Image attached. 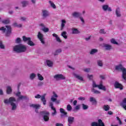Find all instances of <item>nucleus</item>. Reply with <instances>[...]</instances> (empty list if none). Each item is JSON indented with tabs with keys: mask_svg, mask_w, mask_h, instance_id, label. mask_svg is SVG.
I'll list each match as a JSON object with an SVG mask.
<instances>
[{
	"mask_svg": "<svg viewBox=\"0 0 126 126\" xmlns=\"http://www.w3.org/2000/svg\"><path fill=\"white\" fill-rule=\"evenodd\" d=\"M14 102H16V99L13 97H10L9 99H4V104H10L12 111H15L17 108V103H15Z\"/></svg>",
	"mask_w": 126,
	"mask_h": 126,
	"instance_id": "1",
	"label": "nucleus"
},
{
	"mask_svg": "<svg viewBox=\"0 0 126 126\" xmlns=\"http://www.w3.org/2000/svg\"><path fill=\"white\" fill-rule=\"evenodd\" d=\"M26 46L22 44H19L13 47V50L15 53H24L26 52L27 50Z\"/></svg>",
	"mask_w": 126,
	"mask_h": 126,
	"instance_id": "2",
	"label": "nucleus"
},
{
	"mask_svg": "<svg viewBox=\"0 0 126 126\" xmlns=\"http://www.w3.org/2000/svg\"><path fill=\"white\" fill-rule=\"evenodd\" d=\"M0 31L2 33H4L6 37L10 36L11 34V26H6L5 27H1L0 28Z\"/></svg>",
	"mask_w": 126,
	"mask_h": 126,
	"instance_id": "3",
	"label": "nucleus"
},
{
	"mask_svg": "<svg viewBox=\"0 0 126 126\" xmlns=\"http://www.w3.org/2000/svg\"><path fill=\"white\" fill-rule=\"evenodd\" d=\"M115 69L118 71H122V78L126 80V69L123 65H119L115 66Z\"/></svg>",
	"mask_w": 126,
	"mask_h": 126,
	"instance_id": "4",
	"label": "nucleus"
},
{
	"mask_svg": "<svg viewBox=\"0 0 126 126\" xmlns=\"http://www.w3.org/2000/svg\"><path fill=\"white\" fill-rule=\"evenodd\" d=\"M40 114L42 116L45 122H49V120H50V118L49 117L50 113L49 112L46 111H41L40 112Z\"/></svg>",
	"mask_w": 126,
	"mask_h": 126,
	"instance_id": "5",
	"label": "nucleus"
},
{
	"mask_svg": "<svg viewBox=\"0 0 126 126\" xmlns=\"http://www.w3.org/2000/svg\"><path fill=\"white\" fill-rule=\"evenodd\" d=\"M93 87L94 88H96V87H97L98 89H100V90H103V91H106V87L103 85V84L102 82L99 84V85H96V83L95 82H93Z\"/></svg>",
	"mask_w": 126,
	"mask_h": 126,
	"instance_id": "6",
	"label": "nucleus"
},
{
	"mask_svg": "<svg viewBox=\"0 0 126 126\" xmlns=\"http://www.w3.org/2000/svg\"><path fill=\"white\" fill-rule=\"evenodd\" d=\"M36 99H40L41 98V101L43 102V105H46L47 104V100H46V94H43L41 96L40 94H37L34 96Z\"/></svg>",
	"mask_w": 126,
	"mask_h": 126,
	"instance_id": "7",
	"label": "nucleus"
},
{
	"mask_svg": "<svg viewBox=\"0 0 126 126\" xmlns=\"http://www.w3.org/2000/svg\"><path fill=\"white\" fill-rule=\"evenodd\" d=\"M23 40L24 42H28V44L29 46H35V44L31 40V38L30 37H26V36H23Z\"/></svg>",
	"mask_w": 126,
	"mask_h": 126,
	"instance_id": "8",
	"label": "nucleus"
},
{
	"mask_svg": "<svg viewBox=\"0 0 126 126\" xmlns=\"http://www.w3.org/2000/svg\"><path fill=\"white\" fill-rule=\"evenodd\" d=\"M53 95L51 98L52 102H55L56 104H60V100H57V98L58 97V94H57L55 92H53Z\"/></svg>",
	"mask_w": 126,
	"mask_h": 126,
	"instance_id": "9",
	"label": "nucleus"
},
{
	"mask_svg": "<svg viewBox=\"0 0 126 126\" xmlns=\"http://www.w3.org/2000/svg\"><path fill=\"white\" fill-rule=\"evenodd\" d=\"M91 126H105V124L103 123L102 120L99 119L98 120V123L97 122L92 123Z\"/></svg>",
	"mask_w": 126,
	"mask_h": 126,
	"instance_id": "10",
	"label": "nucleus"
},
{
	"mask_svg": "<svg viewBox=\"0 0 126 126\" xmlns=\"http://www.w3.org/2000/svg\"><path fill=\"white\" fill-rule=\"evenodd\" d=\"M55 79H56V80H63L65 79V77L62 74H56L54 76Z\"/></svg>",
	"mask_w": 126,
	"mask_h": 126,
	"instance_id": "11",
	"label": "nucleus"
},
{
	"mask_svg": "<svg viewBox=\"0 0 126 126\" xmlns=\"http://www.w3.org/2000/svg\"><path fill=\"white\" fill-rule=\"evenodd\" d=\"M16 96L18 97V101L19 100H26L27 99V96H23L21 95V93L20 92H18L16 94Z\"/></svg>",
	"mask_w": 126,
	"mask_h": 126,
	"instance_id": "12",
	"label": "nucleus"
},
{
	"mask_svg": "<svg viewBox=\"0 0 126 126\" xmlns=\"http://www.w3.org/2000/svg\"><path fill=\"white\" fill-rule=\"evenodd\" d=\"M49 106L51 108V109L54 111V112H52L51 114L52 116L53 117L56 116V115H57V110L56 109V108L54 107V104L53 102H49Z\"/></svg>",
	"mask_w": 126,
	"mask_h": 126,
	"instance_id": "13",
	"label": "nucleus"
},
{
	"mask_svg": "<svg viewBox=\"0 0 126 126\" xmlns=\"http://www.w3.org/2000/svg\"><path fill=\"white\" fill-rule=\"evenodd\" d=\"M102 9L103 11H112V8L109 6L108 4H103L102 5Z\"/></svg>",
	"mask_w": 126,
	"mask_h": 126,
	"instance_id": "14",
	"label": "nucleus"
},
{
	"mask_svg": "<svg viewBox=\"0 0 126 126\" xmlns=\"http://www.w3.org/2000/svg\"><path fill=\"white\" fill-rule=\"evenodd\" d=\"M37 38H38L43 45L45 44V41H44V34H43V33H41L40 32H38Z\"/></svg>",
	"mask_w": 126,
	"mask_h": 126,
	"instance_id": "15",
	"label": "nucleus"
},
{
	"mask_svg": "<svg viewBox=\"0 0 126 126\" xmlns=\"http://www.w3.org/2000/svg\"><path fill=\"white\" fill-rule=\"evenodd\" d=\"M30 106L31 108H33V109H35V113H38V110H39V108H40V107H41L40 104H31Z\"/></svg>",
	"mask_w": 126,
	"mask_h": 126,
	"instance_id": "16",
	"label": "nucleus"
},
{
	"mask_svg": "<svg viewBox=\"0 0 126 126\" xmlns=\"http://www.w3.org/2000/svg\"><path fill=\"white\" fill-rule=\"evenodd\" d=\"M114 87L116 89H119L120 90H123V85L118 81L115 82Z\"/></svg>",
	"mask_w": 126,
	"mask_h": 126,
	"instance_id": "17",
	"label": "nucleus"
},
{
	"mask_svg": "<svg viewBox=\"0 0 126 126\" xmlns=\"http://www.w3.org/2000/svg\"><path fill=\"white\" fill-rule=\"evenodd\" d=\"M39 26H40V27H42L41 30L45 33H47V32H49V28H46V26H45L44 24H39Z\"/></svg>",
	"mask_w": 126,
	"mask_h": 126,
	"instance_id": "18",
	"label": "nucleus"
},
{
	"mask_svg": "<svg viewBox=\"0 0 126 126\" xmlns=\"http://www.w3.org/2000/svg\"><path fill=\"white\" fill-rule=\"evenodd\" d=\"M42 13L43 18H46V17H48L49 15H50V13H49V11H48V10H42Z\"/></svg>",
	"mask_w": 126,
	"mask_h": 126,
	"instance_id": "19",
	"label": "nucleus"
},
{
	"mask_svg": "<svg viewBox=\"0 0 126 126\" xmlns=\"http://www.w3.org/2000/svg\"><path fill=\"white\" fill-rule=\"evenodd\" d=\"M73 76H74V77H75V78H77V79H78L79 80H80L81 81H84V80L83 79V77H82L80 75H79L75 73H74Z\"/></svg>",
	"mask_w": 126,
	"mask_h": 126,
	"instance_id": "20",
	"label": "nucleus"
},
{
	"mask_svg": "<svg viewBox=\"0 0 126 126\" xmlns=\"http://www.w3.org/2000/svg\"><path fill=\"white\" fill-rule=\"evenodd\" d=\"M66 24V21L64 20H62L61 21V30H63V28L65 26V24Z\"/></svg>",
	"mask_w": 126,
	"mask_h": 126,
	"instance_id": "21",
	"label": "nucleus"
},
{
	"mask_svg": "<svg viewBox=\"0 0 126 126\" xmlns=\"http://www.w3.org/2000/svg\"><path fill=\"white\" fill-rule=\"evenodd\" d=\"M72 33L73 34H80V31H79L78 29L76 28H73L71 29Z\"/></svg>",
	"mask_w": 126,
	"mask_h": 126,
	"instance_id": "22",
	"label": "nucleus"
},
{
	"mask_svg": "<svg viewBox=\"0 0 126 126\" xmlns=\"http://www.w3.org/2000/svg\"><path fill=\"white\" fill-rule=\"evenodd\" d=\"M115 13L117 17H121V16H122V14H121V11L120 10V8H116Z\"/></svg>",
	"mask_w": 126,
	"mask_h": 126,
	"instance_id": "23",
	"label": "nucleus"
},
{
	"mask_svg": "<svg viewBox=\"0 0 126 126\" xmlns=\"http://www.w3.org/2000/svg\"><path fill=\"white\" fill-rule=\"evenodd\" d=\"M73 122H74V117L71 116L68 117V124H73Z\"/></svg>",
	"mask_w": 126,
	"mask_h": 126,
	"instance_id": "24",
	"label": "nucleus"
},
{
	"mask_svg": "<svg viewBox=\"0 0 126 126\" xmlns=\"http://www.w3.org/2000/svg\"><path fill=\"white\" fill-rule=\"evenodd\" d=\"M72 15L73 17H74L75 18H78V17L80 16V13H79V12H74L72 14Z\"/></svg>",
	"mask_w": 126,
	"mask_h": 126,
	"instance_id": "25",
	"label": "nucleus"
},
{
	"mask_svg": "<svg viewBox=\"0 0 126 126\" xmlns=\"http://www.w3.org/2000/svg\"><path fill=\"white\" fill-rule=\"evenodd\" d=\"M52 36H53V37H55L56 40L57 41V42H58L59 43H62V40H61V38H60V37H59L58 35H57V34L56 33H53L52 34Z\"/></svg>",
	"mask_w": 126,
	"mask_h": 126,
	"instance_id": "26",
	"label": "nucleus"
},
{
	"mask_svg": "<svg viewBox=\"0 0 126 126\" xmlns=\"http://www.w3.org/2000/svg\"><path fill=\"white\" fill-rule=\"evenodd\" d=\"M21 3L22 4L23 7H25L26 6H27V5L29 4V1L23 0L21 2Z\"/></svg>",
	"mask_w": 126,
	"mask_h": 126,
	"instance_id": "27",
	"label": "nucleus"
},
{
	"mask_svg": "<svg viewBox=\"0 0 126 126\" xmlns=\"http://www.w3.org/2000/svg\"><path fill=\"white\" fill-rule=\"evenodd\" d=\"M46 63L47 65L49 66V67H52V66H53V62L50 60H47L46 61Z\"/></svg>",
	"mask_w": 126,
	"mask_h": 126,
	"instance_id": "28",
	"label": "nucleus"
},
{
	"mask_svg": "<svg viewBox=\"0 0 126 126\" xmlns=\"http://www.w3.org/2000/svg\"><path fill=\"white\" fill-rule=\"evenodd\" d=\"M104 47L105 48V50L107 51H109L112 49V46L109 44H104Z\"/></svg>",
	"mask_w": 126,
	"mask_h": 126,
	"instance_id": "29",
	"label": "nucleus"
},
{
	"mask_svg": "<svg viewBox=\"0 0 126 126\" xmlns=\"http://www.w3.org/2000/svg\"><path fill=\"white\" fill-rule=\"evenodd\" d=\"M49 3L50 4V6H51V7H52V8H53L54 9H56V8H57V6L55 4V3L53 2V1L49 0Z\"/></svg>",
	"mask_w": 126,
	"mask_h": 126,
	"instance_id": "30",
	"label": "nucleus"
},
{
	"mask_svg": "<svg viewBox=\"0 0 126 126\" xmlns=\"http://www.w3.org/2000/svg\"><path fill=\"white\" fill-rule=\"evenodd\" d=\"M62 52L63 50H62V49H58L55 52L54 55V56H58V55L61 54V53H62Z\"/></svg>",
	"mask_w": 126,
	"mask_h": 126,
	"instance_id": "31",
	"label": "nucleus"
},
{
	"mask_svg": "<svg viewBox=\"0 0 126 126\" xmlns=\"http://www.w3.org/2000/svg\"><path fill=\"white\" fill-rule=\"evenodd\" d=\"M60 112L61 114H63L64 116H65V117H67V112L64 111V109L63 108H60Z\"/></svg>",
	"mask_w": 126,
	"mask_h": 126,
	"instance_id": "32",
	"label": "nucleus"
},
{
	"mask_svg": "<svg viewBox=\"0 0 126 126\" xmlns=\"http://www.w3.org/2000/svg\"><path fill=\"white\" fill-rule=\"evenodd\" d=\"M67 34V32H63L61 33V36H62L64 39H67V35H66Z\"/></svg>",
	"mask_w": 126,
	"mask_h": 126,
	"instance_id": "33",
	"label": "nucleus"
},
{
	"mask_svg": "<svg viewBox=\"0 0 126 126\" xmlns=\"http://www.w3.org/2000/svg\"><path fill=\"white\" fill-rule=\"evenodd\" d=\"M36 78V74L34 73H32L30 75V78L31 80H33L34 78Z\"/></svg>",
	"mask_w": 126,
	"mask_h": 126,
	"instance_id": "34",
	"label": "nucleus"
},
{
	"mask_svg": "<svg viewBox=\"0 0 126 126\" xmlns=\"http://www.w3.org/2000/svg\"><path fill=\"white\" fill-rule=\"evenodd\" d=\"M98 52V50L93 49H92L91 51L90 52V55H94V54H96V53Z\"/></svg>",
	"mask_w": 126,
	"mask_h": 126,
	"instance_id": "35",
	"label": "nucleus"
},
{
	"mask_svg": "<svg viewBox=\"0 0 126 126\" xmlns=\"http://www.w3.org/2000/svg\"><path fill=\"white\" fill-rule=\"evenodd\" d=\"M6 92H7V94H10V93L12 92V90L11 89V87H10V86L7 87Z\"/></svg>",
	"mask_w": 126,
	"mask_h": 126,
	"instance_id": "36",
	"label": "nucleus"
},
{
	"mask_svg": "<svg viewBox=\"0 0 126 126\" xmlns=\"http://www.w3.org/2000/svg\"><path fill=\"white\" fill-rule=\"evenodd\" d=\"M37 77H38V79L39 80H40L41 81H42V80H44V77L42 76V75H41V74L38 73Z\"/></svg>",
	"mask_w": 126,
	"mask_h": 126,
	"instance_id": "37",
	"label": "nucleus"
},
{
	"mask_svg": "<svg viewBox=\"0 0 126 126\" xmlns=\"http://www.w3.org/2000/svg\"><path fill=\"white\" fill-rule=\"evenodd\" d=\"M97 63L98 66H103V61L102 60H97Z\"/></svg>",
	"mask_w": 126,
	"mask_h": 126,
	"instance_id": "38",
	"label": "nucleus"
},
{
	"mask_svg": "<svg viewBox=\"0 0 126 126\" xmlns=\"http://www.w3.org/2000/svg\"><path fill=\"white\" fill-rule=\"evenodd\" d=\"M103 110L104 111H109V110H110V106L108 105H105L103 106Z\"/></svg>",
	"mask_w": 126,
	"mask_h": 126,
	"instance_id": "39",
	"label": "nucleus"
},
{
	"mask_svg": "<svg viewBox=\"0 0 126 126\" xmlns=\"http://www.w3.org/2000/svg\"><path fill=\"white\" fill-rule=\"evenodd\" d=\"M90 102H92L93 104H96V99L93 97H91L90 98Z\"/></svg>",
	"mask_w": 126,
	"mask_h": 126,
	"instance_id": "40",
	"label": "nucleus"
},
{
	"mask_svg": "<svg viewBox=\"0 0 126 126\" xmlns=\"http://www.w3.org/2000/svg\"><path fill=\"white\" fill-rule=\"evenodd\" d=\"M72 109V107H71V105L70 104H68L66 107V110L68 112H70L71 110Z\"/></svg>",
	"mask_w": 126,
	"mask_h": 126,
	"instance_id": "41",
	"label": "nucleus"
},
{
	"mask_svg": "<svg viewBox=\"0 0 126 126\" xmlns=\"http://www.w3.org/2000/svg\"><path fill=\"white\" fill-rule=\"evenodd\" d=\"M92 92H93L94 94H100V92L97 90H95L94 88L92 89Z\"/></svg>",
	"mask_w": 126,
	"mask_h": 126,
	"instance_id": "42",
	"label": "nucleus"
},
{
	"mask_svg": "<svg viewBox=\"0 0 126 126\" xmlns=\"http://www.w3.org/2000/svg\"><path fill=\"white\" fill-rule=\"evenodd\" d=\"M5 47L2 43V42L0 41V49H2L3 50L5 49Z\"/></svg>",
	"mask_w": 126,
	"mask_h": 126,
	"instance_id": "43",
	"label": "nucleus"
},
{
	"mask_svg": "<svg viewBox=\"0 0 126 126\" xmlns=\"http://www.w3.org/2000/svg\"><path fill=\"white\" fill-rule=\"evenodd\" d=\"M27 19V18L23 16H21L20 18V20H21V21H26Z\"/></svg>",
	"mask_w": 126,
	"mask_h": 126,
	"instance_id": "44",
	"label": "nucleus"
},
{
	"mask_svg": "<svg viewBox=\"0 0 126 126\" xmlns=\"http://www.w3.org/2000/svg\"><path fill=\"white\" fill-rule=\"evenodd\" d=\"M9 22V19H6L2 21V23H4V24H8Z\"/></svg>",
	"mask_w": 126,
	"mask_h": 126,
	"instance_id": "45",
	"label": "nucleus"
},
{
	"mask_svg": "<svg viewBox=\"0 0 126 126\" xmlns=\"http://www.w3.org/2000/svg\"><path fill=\"white\" fill-rule=\"evenodd\" d=\"M111 43L114 44L115 45H118V42H117L114 38L111 39Z\"/></svg>",
	"mask_w": 126,
	"mask_h": 126,
	"instance_id": "46",
	"label": "nucleus"
},
{
	"mask_svg": "<svg viewBox=\"0 0 126 126\" xmlns=\"http://www.w3.org/2000/svg\"><path fill=\"white\" fill-rule=\"evenodd\" d=\"M83 110H87L88 109V106L84 104H82Z\"/></svg>",
	"mask_w": 126,
	"mask_h": 126,
	"instance_id": "47",
	"label": "nucleus"
},
{
	"mask_svg": "<svg viewBox=\"0 0 126 126\" xmlns=\"http://www.w3.org/2000/svg\"><path fill=\"white\" fill-rule=\"evenodd\" d=\"M87 76H88V78L90 79V80H93V75H89V74H88L87 75Z\"/></svg>",
	"mask_w": 126,
	"mask_h": 126,
	"instance_id": "48",
	"label": "nucleus"
},
{
	"mask_svg": "<svg viewBox=\"0 0 126 126\" xmlns=\"http://www.w3.org/2000/svg\"><path fill=\"white\" fill-rule=\"evenodd\" d=\"M16 43H17V44L21 43V38H20V37L17 38V39H16Z\"/></svg>",
	"mask_w": 126,
	"mask_h": 126,
	"instance_id": "49",
	"label": "nucleus"
},
{
	"mask_svg": "<svg viewBox=\"0 0 126 126\" xmlns=\"http://www.w3.org/2000/svg\"><path fill=\"white\" fill-rule=\"evenodd\" d=\"M100 34H106V32L105 31V29H101L99 30Z\"/></svg>",
	"mask_w": 126,
	"mask_h": 126,
	"instance_id": "50",
	"label": "nucleus"
},
{
	"mask_svg": "<svg viewBox=\"0 0 126 126\" xmlns=\"http://www.w3.org/2000/svg\"><path fill=\"white\" fill-rule=\"evenodd\" d=\"M78 100H79L80 101H84L85 100V97L80 96L78 98Z\"/></svg>",
	"mask_w": 126,
	"mask_h": 126,
	"instance_id": "51",
	"label": "nucleus"
},
{
	"mask_svg": "<svg viewBox=\"0 0 126 126\" xmlns=\"http://www.w3.org/2000/svg\"><path fill=\"white\" fill-rule=\"evenodd\" d=\"M80 109V105H78L75 106L74 108V110H76V111H78Z\"/></svg>",
	"mask_w": 126,
	"mask_h": 126,
	"instance_id": "52",
	"label": "nucleus"
},
{
	"mask_svg": "<svg viewBox=\"0 0 126 126\" xmlns=\"http://www.w3.org/2000/svg\"><path fill=\"white\" fill-rule=\"evenodd\" d=\"M123 105H126V98L124 99L123 102L121 103V106H123Z\"/></svg>",
	"mask_w": 126,
	"mask_h": 126,
	"instance_id": "53",
	"label": "nucleus"
},
{
	"mask_svg": "<svg viewBox=\"0 0 126 126\" xmlns=\"http://www.w3.org/2000/svg\"><path fill=\"white\" fill-rule=\"evenodd\" d=\"M80 20L82 22V23L84 24L85 23V21H84V19H83V18L82 17H80Z\"/></svg>",
	"mask_w": 126,
	"mask_h": 126,
	"instance_id": "54",
	"label": "nucleus"
},
{
	"mask_svg": "<svg viewBox=\"0 0 126 126\" xmlns=\"http://www.w3.org/2000/svg\"><path fill=\"white\" fill-rule=\"evenodd\" d=\"M44 84V83L43 82H38V86H42V85Z\"/></svg>",
	"mask_w": 126,
	"mask_h": 126,
	"instance_id": "55",
	"label": "nucleus"
},
{
	"mask_svg": "<svg viewBox=\"0 0 126 126\" xmlns=\"http://www.w3.org/2000/svg\"><path fill=\"white\" fill-rule=\"evenodd\" d=\"M117 121H119V124L122 125V121H121V119H120V118L117 117Z\"/></svg>",
	"mask_w": 126,
	"mask_h": 126,
	"instance_id": "56",
	"label": "nucleus"
},
{
	"mask_svg": "<svg viewBox=\"0 0 126 126\" xmlns=\"http://www.w3.org/2000/svg\"><path fill=\"white\" fill-rule=\"evenodd\" d=\"M84 71H85V72H89V71H90V68L84 69Z\"/></svg>",
	"mask_w": 126,
	"mask_h": 126,
	"instance_id": "57",
	"label": "nucleus"
},
{
	"mask_svg": "<svg viewBox=\"0 0 126 126\" xmlns=\"http://www.w3.org/2000/svg\"><path fill=\"white\" fill-rule=\"evenodd\" d=\"M3 95V91L2 90L0 89V96H2Z\"/></svg>",
	"mask_w": 126,
	"mask_h": 126,
	"instance_id": "58",
	"label": "nucleus"
},
{
	"mask_svg": "<svg viewBox=\"0 0 126 126\" xmlns=\"http://www.w3.org/2000/svg\"><path fill=\"white\" fill-rule=\"evenodd\" d=\"M91 39V35L85 38L86 41H89Z\"/></svg>",
	"mask_w": 126,
	"mask_h": 126,
	"instance_id": "59",
	"label": "nucleus"
},
{
	"mask_svg": "<svg viewBox=\"0 0 126 126\" xmlns=\"http://www.w3.org/2000/svg\"><path fill=\"white\" fill-rule=\"evenodd\" d=\"M56 126H63V125L62 124L57 123Z\"/></svg>",
	"mask_w": 126,
	"mask_h": 126,
	"instance_id": "60",
	"label": "nucleus"
},
{
	"mask_svg": "<svg viewBox=\"0 0 126 126\" xmlns=\"http://www.w3.org/2000/svg\"><path fill=\"white\" fill-rule=\"evenodd\" d=\"M73 103L74 106H76V104H77V100H74Z\"/></svg>",
	"mask_w": 126,
	"mask_h": 126,
	"instance_id": "61",
	"label": "nucleus"
},
{
	"mask_svg": "<svg viewBox=\"0 0 126 126\" xmlns=\"http://www.w3.org/2000/svg\"><path fill=\"white\" fill-rule=\"evenodd\" d=\"M31 1L34 4H35V3H36V0H31Z\"/></svg>",
	"mask_w": 126,
	"mask_h": 126,
	"instance_id": "62",
	"label": "nucleus"
},
{
	"mask_svg": "<svg viewBox=\"0 0 126 126\" xmlns=\"http://www.w3.org/2000/svg\"><path fill=\"white\" fill-rule=\"evenodd\" d=\"M123 108H124V109H125V110H126V104H123Z\"/></svg>",
	"mask_w": 126,
	"mask_h": 126,
	"instance_id": "63",
	"label": "nucleus"
},
{
	"mask_svg": "<svg viewBox=\"0 0 126 126\" xmlns=\"http://www.w3.org/2000/svg\"><path fill=\"white\" fill-rule=\"evenodd\" d=\"M100 77L101 79H105V77L103 75H100Z\"/></svg>",
	"mask_w": 126,
	"mask_h": 126,
	"instance_id": "64",
	"label": "nucleus"
}]
</instances>
